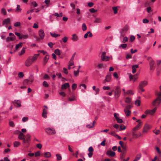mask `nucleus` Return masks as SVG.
<instances>
[{"label":"nucleus","instance_id":"37998d69","mask_svg":"<svg viewBox=\"0 0 161 161\" xmlns=\"http://www.w3.org/2000/svg\"><path fill=\"white\" fill-rule=\"evenodd\" d=\"M50 34L52 36L54 37H56L58 36H60V35L57 34L55 33H50Z\"/></svg>","mask_w":161,"mask_h":161},{"label":"nucleus","instance_id":"e433bc0d","mask_svg":"<svg viewBox=\"0 0 161 161\" xmlns=\"http://www.w3.org/2000/svg\"><path fill=\"white\" fill-rule=\"evenodd\" d=\"M125 156L124 155V154L123 153H121L120 155L121 161H124L125 160Z\"/></svg>","mask_w":161,"mask_h":161},{"label":"nucleus","instance_id":"8fccbe9b","mask_svg":"<svg viewBox=\"0 0 161 161\" xmlns=\"http://www.w3.org/2000/svg\"><path fill=\"white\" fill-rule=\"evenodd\" d=\"M117 122L118 123H123V121L122 119H120L119 117H118L116 119Z\"/></svg>","mask_w":161,"mask_h":161},{"label":"nucleus","instance_id":"aec40b11","mask_svg":"<svg viewBox=\"0 0 161 161\" xmlns=\"http://www.w3.org/2000/svg\"><path fill=\"white\" fill-rule=\"evenodd\" d=\"M71 39L73 41L75 42L78 40L79 38L76 34H75L72 35Z\"/></svg>","mask_w":161,"mask_h":161},{"label":"nucleus","instance_id":"5fc2aeb1","mask_svg":"<svg viewBox=\"0 0 161 161\" xmlns=\"http://www.w3.org/2000/svg\"><path fill=\"white\" fill-rule=\"evenodd\" d=\"M127 46V44H122L119 46V47H121L123 49H125Z\"/></svg>","mask_w":161,"mask_h":161},{"label":"nucleus","instance_id":"052dcab7","mask_svg":"<svg viewBox=\"0 0 161 161\" xmlns=\"http://www.w3.org/2000/svg\"><path fill=\"white\" fill-rule=\"evenodd\" d=\"M31 5L33 6L34 7H36L37 6V4L35 1H33L31 3Z\"/></svg>","mask_w":161,"mask_h":161},{"label":"nucleus","instance_id":"f704fd0d","mask_svg":"<svg viewBox=\"0 0 161 161\" xmlns=\"http://www.w3.org/2000/svg\"><path fill=\"white\" fill-rule=\"evenodd\" d=\"M124 112L127 116H129L130 114V111L129 110L124 109Z\"/></svg>","mask_w":161,"mask_h":161},{"label":"nucleus","instance_id":"b1692460","mask_svg":"<svg viewBox=\"0 0 161 161\" xmlns=\"http://www.w3.org/2000/svg\"><path fill=\"white\" fill-rule=\"evenodd\" d=\"M69 87V84L68 83H65L62 85L61 89H64Z\"/></svg>","mask_w":161,"mask_h":161},{"label":"nucleus","instance_id":"7c9ffc66","mask_svg":"<svg viewBox=\"0 0 161 161\" xmlns=\"http://www.w3.org/2000/svg\"><path fill=\"white\" fill-rule=\"evenodd\" d=\"M160 92L156 90L155 91V94L156 96H161V86H159Z\"/></svg>","mask_w":161,"mask_h":161},{"label":"nucleus","instance_id":"e2e57ef3","mask_svg":"<svg viewBox=\"0 0 161 161\" xmlns=\"http://www.w3.org/2000/svg\"><path fill=\"white\" fill-rule=\"evenodd\" d=\"M43 78L45 80H48L49 79L50 77L47 75L46 74L44 75Z\"/></svg>","mask_w":161,"mask_h":161},{"label":"nucleus","instance_id":"c756f323","mask_svg":"<svg viewBox=\"0 0 161 161\" xmlns=\"http://www.w3.org/2000/svg\"><path fill=\"white\" fill-rule=\"evenodd\" d=\"M102 22V20L101 18L98 17H97L95 18V20L94 21L95 23H101Z\"/></svg>","mask_w":161,"mask_h":161},{"label":"nucleus","instance_id":"c9c22d12","mask_svg":"<svg viewBox=\"0 0 161 161\" xmlns=\"http://www.w3.org/2000/svg\"><path fill=\"white\" fill-rule=\"evenodd\" d=\"M23 44V43L20 42L19 44L16 45L15 47L16 50H17L19 48L21 47Z\"/></svg>","mask_w":161,"mask_h":161},{"label":"nucleus","instance_id":"603ef678","mask_svg":"<svg viewBox=\"0 0 161 161\" xmlns=\"http://www.w3.org/2000/svg\"><path fill=\"white\" fill-rule=\"evenodd\" d=\"M25 48H24V47L22 49L21 51V53L19 54V55L20 56H21V55H23L25 53Z\"/></svg>","mask_w":161,"mask_h":161},{"label":"nucleus","instance_id":"2f4dec72","mask_svg":"<svg viewBox=\"0 0 161 161\" xmlns=\"http://www.w3.org/2000/svg\"><path fill=\"white\" fill-rule=\"evenodd\" d=\"M1 13L4 15H7L6 9L4 8H3L1 9Z\"/></svg>","mask_w":161,"mask_h":161},{"label":"nucleus","instance_id":"1a4fd4ad","mask_svg":"<svg viewBox=\"0 0 161 161\" xmlns=\"http://www.w3.org/2000/svg\"><path fill=\"white\" fill-rule=\"evenodd\" d=\"M31 136L29 134H27L25 136L24 139L23 140V142L24 143H29L31 140Z\"/></svg>","mask_w":161,"mask_h":161},{"label":"nucleus","instance_id":"9b49d317","mask_svg":"<svg viewBox=\"0 0 161 161\" xmlns=\"http://www.w3.org/2000/svg\"><path fill=\"white\" fill-rule=\"evenodd\" d=\"M18 133H19V135L18 136V138L20 140H22L23 141L25 138V135L22 132H21L20 131L18 130H16L15 132V133L16 134Z\"/></svg>","mask_w":161,"mask_h":161},{"label":"nucleus","instance_id":"4c0bfd02","mask_svg":"<svg viewBox=\"0 0 161 161\" xmlns=\"http://www.w3.org/2000/svg\"><path fill=\"white\" fill-rule=\"evenodd\" d=\"M97 67L98 69H101L104 68V66L102 63H98Z\"/></svg>","mask_w":161,"mask_h":161},{"label":"nucleus","instance_id":"ea45409f","mask_svg":"<svg viewBox=\"0 0 161 161\" xmlns=\"http://www.w3.org/2000/svg\"><path fill=\"white\" fill-rule=\"evenodd\" d=\"M135 131H133L132 132V136L133 138H136L138 137V135L137 134H136L135 132Z\"/></svg>","mask_w":161,"mask_h":161},{"label":"nucleus","instance_id":"7ed1b4c3","mask_svg":"<svg viewBox=\"0 0 161 161\" xmlns=\"http://www.w3.org/2000/svg\"><path fill=\"white\" fill-rule=\"evenodd\" d=\"M106 53L105 52H103L101 53L100 58L102 60L107 61L109 60L110 57L106 56Z\"/></svg>","mask_w":161,"mask_h":161},{"label":"nucleus","instance_id":"a211bd4d","mask_svg":"<svg viewBox=\"0 0 161 161\" xmlns=\"http://www.w3.org/2000/svg\"><path fill=\"white\" fill-rule=\"evenodd\" d=\"M75 54V53H74L72 57H71L70 61H69V64L70 66H71L74 64L73 60L74 59V57Z\"/></svg>","mask_w":161,"mask_h":161},{"label":"nucleus","instance_id":"0e129e2a","mask_svg":"<svg viewBox=\"0 0 161 161\" xmlns=\"http://www.w3.org/2000/svg\"><path fill=\"white\" fill-rule=\"evenodd\" d=\"M126 129V127L125 126H122L121 125L120 126V129L119 130H124Z\"/></svg>","mask_w":161,"mask_h":161},{"label":"nucleus","instance_id":"4d7b16f0","mask_svg":"<svg viewBox=\"0 0 161 161\" xmlns=\"http://www.w3.org/2000/svg\"><path fill=\"white\" fill-rule=\"evenodd\" d=\"M43 85L45 87H48L49 86L48 84L46 81H44L43 82Z\"/></svg>","mask_w":161,"mask_h":161},{"label":"nucleus","instance_id":"6e6d98bb","mask_svg":"<svg viewBox=\"0 0 161 161\" xmlns=\"http://www.w3.org/2000/svg\"><path fill=\"white\" fill-rule=\"evenodd\" d=\"M141 103V102L139 100H136L135 102V105L137 106H139Z\"/></svg>","mask_w":161,"mask_h":161},{"label":"nucleus","instance_id":"bf43d9fd","mask_svg":"<svg viewBox=\"0 0 161 161\" xmlns=\"http://www.w3.org/2000/svg\"><path fill=\"white\" fill-rule=\"evenodd\" d=\"M18 76L19 78H22L24 77V75L22 72H20L18 74Z\"/></svg>","mask_w":161,"mask_h":161},{"label":"nucleus","instance_id":"cd10ccee","mask_svg":"<svg viewBox=\"0 0 161 161\" xmlns=\"http://www.w3.org/2000/svg\"><path fill=\"white\" fill-rule=\"evenodd\" d=\"M44 156L47 158H49L51 157V154L49 152H46L44 153Z\"/></svg>","mask_w":161,"mask_h":161},{"label":"nucleus","instance_id":"9d476101","mask_svg":"<svg viewBox=\"0 0 161 161\" xmlns=\"http://www.w3.org/2000/svg\"><path fill=\"white\" fill-rule=\"evenodd\" d=\"M11 20L10 18H8L3 20V22L2 24L3 25H5L6 27H7L8 24H10Z\"/></svg>","mask_w":161,"mask_h":161},{"label":"nucleus","instance_id":"680f3d73","mask_svg":"<svg viewBox=\"0 0 161 161\" xmlns=\"http://www.w3.org/2000/svg\"><path fill=\"white\" fill-rule=\"evenodd\" d=\"M20 23L19 22H17L14 24V26L16 27H18L20 26Z\"/></svg>","mask_w":161,"mask_h":161},{"label":"nucleus","instance_id":"473e14b6","mask_svg":"<svg viewBox=\"0 0 161 161\" xmlns=\"http://www.w3.org/2000/svg\"><path fill=\"white\" fill-rule=\"evenodd\" d=\"M14 102L15 104H16L17 106H16V107H20L21 106V102L19 100H14Z\"/></svg>","mask_w":161,"mask_h":161},{"label":"nucleus","instance_id":"13d9d810","mask_svg":"<svg viewBox=\"0 0 161 161\" xmlns=\"http://www.w3.org/2000/svg\"><path fill=\"white\" fill-rule=\"evenodd\" d=\"M68 39V38L67 36H64L62 38V41L64 43H65L67 41Z\"/></svg>","mask_w":161,"mask_h":161},{"label":"nucleus","instance_id":"72a5a7b5","mask_svg":"<svg viewBox=\"0 0 161 161\" xmlns=\"http://www.w3.org/2000/svg\"><path fill=\"white\" fill-rule=\"evenodd\" d=\"M54 53L58 56H60L61 55L60 51L58 49H57L54 51Z\"/></svg>","mask_w":161,"mask_h":161},{"label":"nucleus","instance_id":"bb28decb","mask_svg":"<svg viewBox=\"0 0 161 161\" xmlns=\"http://www.w3.org/2000/svg\"><path fill=\"white\" fill-rule=\"evenodd\" d=\"M106 81L107 82H109L111 79V75L110 74H108L106 75Z\"/></svg>","mask_w":161,"mask_h":161},{"label":"nucleus","instance_id":"f03ea898","mask_svg":"<svg viewBox=\"0 0 161 161\" xmlns=\"http://www.w3.org/2000/svg\"><path fill=\"white\" fill-rule=\"evenodd\" d=\"M34 77L33 75H31L28 79H26L24 80L23 82V85L30 84H31L34 81Z\"/></svg>","mask_w":161,"mask_h":161},{"label":"nucleus","instance_id":"423d86ee","mask_svg":"<svg viewBox=\"0 0 161 161\" xmlns=\"http://www.w3.org/2000/svg\"><path fill=\"white\" fill-rule=\"evenodd\" d=\"M158 97L154 100L152 103V104L153 106H155L156 104H159L161 102V96H157Z\"/></svg>","mask_w":161,"mask_h":161},{"label":"nucleus","instance_id":"58836bf2","mask_svg":"<svg viewBox=\"0 0 161 161\" xmlns=\"http://www.w3.org/2000/svg\"><path fill=\"white\" fill-rule=\"evenodd\" d=\"M56 157H57V161H60L62 159V157L61 155L58 154H57L56 155Z\"/></svg>","mask_w":161,"mask_h":161},{"label":"nucleus","instance_id":"c03bdc74","mask_svg":"<svg viewBox=\"0 0 161 161\" xmlns=\"http://www.w3.org/2000/svg\"><path fill=\"white\" fill-rule=\"evenodd\" d=\"M82 29L83 31H85L87 29V27L86 24L85 23H83L82 25Z\"/></svg>","mask_w":161,"mask_h":161},{"label":"nucleus","instance_id":"de8ad7c7","mask_svg":"<svg viewBox=\"0 0 161 161\" xmlns=\"http://www.w3.org/2000/svg\"><path fill=\"white\" fill-rule=\"evenodd\" d=\"M109 134L110 135H112V136H114L115 137L116 136H117V134H116L115 132L114 131H111L109 132Z\"/></svg>","mask_w":161,"mask_h":161},{"label":"nucleus","instance_id":"774afa93","mask_svg":"<svg viewBox=\"0 0 161 161\" xmlns=\"http://www.w3.org/2000/svg\"><path fill=\"white\" fill-rule=\"evenodd\" d=\"M135 39V37L134 36H131L130 37V42H133L134 40Z\"/></svg>","mask_w":161,"mask_h":161},{"label":"nucleus","instance_id":"f8f14e48","mask_svg":"<svg viewBox=\"0 0 161 161\" xmlns=\"http://www.w3.org/2000/svg\"><path fill=\"white\" fill-rule=\"evenodd\" d=\"M157 109L156 108L151 110H147L145 113L147 114H150L151 115H153L155 112L156 110Z\"/></svg>","mask_w":161,"mask_h":161},{"label":"nucleus","instance_id":"6ab92c4d","mask_svg":"<svg viewBox=\"0 0 161 161\" xmlns=\"http://www.w3.org/2000/svg\"><path fill=\"white\" fill-rule=\"evenodd\" d=\"M142 123V122H140L135 127L133 128V130L134 131H136L139 129L141 127Z\"/></svg>","mask_w":161,"mask_h":161},{"label":"nucleus","instance_id":"5701e85b","mask_svg":"<svg viewBox=\"0 0 161 161\" xmlns=\"http://www.w3.org/2000/svg\"><path fill=\"white\" fill-rule=\"evenodd\" d=\"M40 55V54H35L34 56L32 57H31V60L33 62H34L36 60L38 57Z\"/></svg>","mask_w":161,"mask_h":161},{"label":"nucleus","instance_id":"0eeeda50","mask_svg":"<svg viewBox=\"0 0 161 161\" xmlns=\"http://www.w3.org/2000/svg\"><path fill=\"white\" fill-rule=\"evenodd\" d=\"M33 63L31 60V56H30L25 61V65L26 66L29 67Z\"/></svg>","mask_w":161,"mask_h":161},{"label":"nucleus","instance_id":"f257e3e1","mask_svg":"<svg viewBox=\"0 0 161 161\" xmlns=\"http://www.w3.org/2000/svg\"><path fill=\"white\" fill-rule=\"evenodd\" d=\"M46 133L49 135H54L56 133L53 127H48L44 129Z\"/></svg>","mask_w":161,"mask_h":161},{"label":"nucleus","instance_id":"69168bd1","mask_svg":"<svg viewBox=\"0 0 161 161\" xmlns=\"http://www.w3.org/2000/svg\"><path fill=\"white\" fill-rule=\"evenodd\" d=\"M89 11L92 13H94L97 12V10L93 8H91L89 9Z\"/></svg>","mask_w":161,"mask_h":161},{"label":"nucleus","instance_id":"a878e982","mask_svg":"<svg viewBox=\"0 0 161 161\" xmlns=\"http://www.w3.org/2000/svg\"><path fill=\"white\" fill-rule=\"evenodd\" d=\"M139 67L137 65H135L132 66V73L134 74L136 72V68H137Z\"/></svg>","mask_w":161,"mask_h":161},{"label":"nucleus","instance_id":"c85d7f7f","mask_svg":"<svg viewBox=\"0 0 161 161\" xmlns=\"http://www.w3.org/2000/svg\"><path fill=\"white\" fill-rule=\"evenodd\" d=\"M47 111L46 109H44L43 110V112L42 114V116L45 118H46L47 117Z\"/></svg>","mask_w":161,"mask_h":161},{"label":"nucleus","instance_id":"09e8293b","mask_svg":"<svg viewBox=\"0 0 161 161\" xmlns=\"http://www.w3.org/2000/svg\"><path fill=\"white\" fill-rule=\"evenodd\" d=\"M15 34L17 36L19 37V40L21 39V35L19 33L15 32Z\"/></svg>","mask_w":161,"mask_h":161},{"label":"nucleus","instance_id":"338daca9","mask_svg":"<svg viewBox=\"0 0 161 161\" xmlns=\"http://www.w3.org/2000/svg\"><path fill=\"white\" fill-rule=\"evenodd\" d=\"M133 94L132 92L130 90H129L126 92L125 94L132 95Z\"/></svg>","mask_w":161,"mask_h":161},{"label":"nucleus","instance_id":"f3484780","mask_svg":"<svg viewBox=\"0 0 161 161\" xmlns=\"http://www.w3.org/2000/svg\"><path fill=\"white\" fill-rule=\"evenodd\" d=\"M106 154L111 157H114L115 156V153L114 152L112 151L111 150H108L106 152Z\"/></svg>","mask_w":161,"mask_h":161},{"label":"nucleus","instance_id":"49530a36","mask_svg":"<svg viewBox=\"0 0 161 161\" xmlns=\"http://www.w3.org/2000/svg\"><path fill=\"white\" fill-rule=\"evenodd\" d=\"M9 125L10 126L12 127H14L15 126L13 122L10 120H9Z\"/></svg>","mask_w":161,"mask_h":161},{"label":"nucleus","instance_id":"412c9836","mask_svg":"<svg viewBox=\"0 0 161 161\" xmlns=\"http://www.w3.org/2000/svg\"><path fill=\"white\" fill-rule=\"evenodd\" d=\"M49 58V56L47 54L46 56L44 57L43 62V64L45 65L47 63V62Z\"/></svg>","mask_w":161,"mask_h":161},{"label":"nucleus","instance_id":"ddd939ff","mask_svg":"<svg viewBox=\"0 0 161 161\" xmlns=\"http://www.w3.org/2000/svg\"><path fill=\"white\" fill-rule=\"evenodd\" d=\"M38 34L41 39H43L44 38L45 33L41 29L39 31Z\"/></svg>","mask_w":161,"mask_h":161},{"label":"nucleus","instance_id":"dca6fc26","mask_svg":"<svg viewBox=\"0 0 161 161\" xmlns=\"http://www.w3.org/2000/svg\"><path fill=\"white\" fill-rule=\"evenodd\" d=\"M147 84V82L146 81H142L139 84V88L143 87Z\"/></svg>","mask_w":161,"mask_h":161},{"label":"nucleus","instance_id":"a19ab883","mask_svg":"<svg viewBox=\"0 0 161 161\" xmlns=\"http://www.w3.org/2000/svg\"><path fill=\"white\" fill-rule=\"evenodd\" d=\"M112 9L114 11V14H116L118 12V9L117 7H114L112 8Z\"/></svg>","mask_w":161,"mask_h":161},{"label":"nucleus","instance_id":"4be33fe9","mask_svg":"<svg viewBox=\"0 0 161 161\" xmlns=\"http://www.w3.org/2000/svg\"><path fill=\"white\" fill-rule=\"evenodd\" d=\"M16 36H12L10 37H8L6 39V41L7 42H9L10 41H13L15 39Z\"/></svg>","mask_w":161,"mask_h":161},{"label":"nucleus","instance_id":"20e7f679","mask_svg":"<svg viewBox=\"0 0 161 161\" xmlns=\"http://www.w3.org/2000/svg\"><path fill=\"white\" fill-rule=\"evenodd\" d=\"M121 90L120 87L117 86L114 90V97L115 98H118L120 95Z\"/></svg>","mask_w":161,"mask_h":161},{"label":"nucleus","instance_id":"6e6552de","mask_svg":"<svg viewBox=\"0 0 161 161\" xmlns=\"http://www.w3.org/2000/svg\"><path fill=\"white\" fill-rule=\"evenodd\" d=\"M149 65L150 66V69L151 70H154L155 66V62L153 59H151V60L150 61Z\"/></svg>","mask_w":161,"mask_h":161},{"label":"nucleus","instance_id":"4468645a","mask_svg":"<svg viewBox=\"0 0 161 161\" xmlns=\"http://www.w3.org/2000/svg\"><path fill=\"white\" fill-rule=\"evenodd\" d=\"M150 128V126L147 124H145L143 130V133L147 132L148 130Z\"/></svg>","mask_w":161,"mask_h":161},{"label":"nucleus","instance_id":"393cba45","mask_svg":"<svg viewBox=\"0 0 161 161\" xmlns=\"http://www.w3.org/2000/svg\"><path fill=\"white\" fill-rule=\"evenodd\" d=\"M142 157V154L139 153L136 155V156L135 157V159L133 161H138L140 160Z\"/></svg>","mask_w":161,"mask_h":161},{"label":"nucleus","instance_id":"79ce46f5","mask_svg":"<svg viewBox=\"0 0 161 161\" xmlns=\"http://www.w3.org/2000/svg\"><path fill=\"white\" fill-rule=\"evenodd\" d=\"M20 144V143L19 142H14V146L15 147H16L19 145Z\"/></svg>","mask_w":161,"mask_h":161},{"label":"nucleus","instance_id":"a18cd8bd","mask_svg":"<svg viewBox=\"0 0 161 161\" xmlns=\"http://www.w3.org/2000/svg\"><path fill=\"white\" fill-rule=\"evenodd\" d=\"M131 100L130 98L128 97H127L125 99V102L126 103H130V102H131Z\"/></svg>","mask_w":161,"mask_h":161},{"label":"nucleus","instance_id":"864d4df0","mask_svg":"<svg viewBox=\"0 0 161 161\" xmlns=\"http://www.w3.org/2000/svg\"><path fill=\"white\" fill-rule=\"evenodd\" d=\"M123 39L122 41V42L123 43H125L126 42H127L128 40V38L127 37H126L124 36Z\"/></svg>","mask_w":161,"mask_h":161},{"label":"nucleus","instance_id":"39448f33","mask_svg":"<svg viewBox=\"0 0 161 161\" xmlns=\"http://www.w3.org/2000/svg\"><path fill=\"white\" fill-rule=\"evenodd\" d=\"M128 29V27L126 25L120 31V37H124L125 34L127 32Z\"/></svg>","mask_w":161,"mask_h":161},{"label":"nucleus","instance_id":"2eb2a0df","mask_svg":"<svg viewBox=\"0 0 161 161\" xmlns=\"http://www.w3.org/2000/svg\"><path fill=\"white\" fill-rule=\"evenodd\" d=\"M95 123L96 121H94L92 123H91L87 125H86V127L88 129L92 128L94 127Z\"/></svg>","mask_w":161,"mask_h":161},{"label":"nucleus","instance_id":"3c124183","mask_svg":"<svg viewBox=\"0 0 161 161\" xmlns=\"http://www.w3.org/2000/svg\"><path fill=\"white\" fill-rule=\"evenodd\" d=\"M79 72V70L78 69L77 71H74V76H77L78 75Z\"/></svg>","mask_w":161,"mask_h":161}]
</instances>
